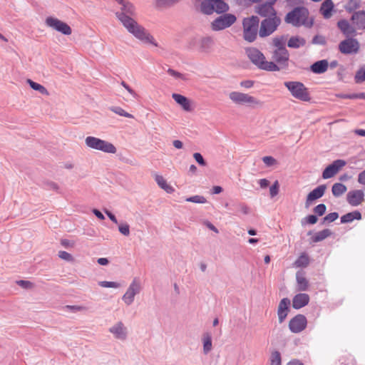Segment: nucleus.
<instances>
[{
    "instance_id": "nucleus-63",
    "label": "nucleus",
    "mask_w": 365,
    "mask_h": 365,
    "mask_svg": "<svg viewBox=\"0 0 365 365\" xmlns=\"http://www.w3.org/2000/svg\"><path fill=\"white\" fill-rule=\"evenodd\" d=\"M105 213L109 217V219L115 224H118V220L115 216L108 210H105Z\"/></svg>"
},
{
    "instance_id": "nucleus-14",
    "label": "nucleus",
    "mask_w": 365,
    "mask_h": 365,
    "mask_svg": "<svg viewBox=\"0 0 365 365\" xmlns=\"http://www.w3.org/2000/svg\"><path fill=\"white\" fill-rule=\"evenodd\" d=\"M277 0H270L264 4H259L256 7L255 11L263 17H274L277 16V12L273 6Z\"/></svg>"
},
{
    "instance_id": "nucleus-12",
    "label": "nucleus",
    "mask_w": 365,
    "mask_h": 365,
    "mask_svg": "<svg viewBox=\"0 0 365 365\" xmlns=\"http://www.w3.org/2000/svg\"><path fill=\"white\" fill-rule=\"evenodd\" d=\"M45 22L48 26L64 35H70L72 33L71 28L66 23L52 16L47 17Z\"/></svg>"
},
{
    "instance_id": "nucleus-64",
    "label": "nucleus",
    "mask_w": 365,
    "mask_h": 365,
    "mask_svg": "<svg viewBox=\"0 0 365 365\" xmlns=\"http://www.w3.org/2000/svg\"><path fill=\"white\" fill-rule=\"evenodd\" d=\"M286 365H304L302 361L299 359H292L289 361Z\"/></svg>"
},
{
    "instance_id": "nucleus-4",
    "label": "nucleus",
    "mask_w": 365,
    "mask_h": 365,
    "mask_svg": "<svg viewBox=\"0 0 365 365\" xmlns=\"http://www.w3.org/2000/svg\"><path fill=\"white\" fill-rule=\"evenodd\" d=\"M259 18L252 16L250 18H245L242 21L243 37L248 42H253L257 35L259 28Z\"/></svg>"
},
{
    "instance_id": "nucleus-45",
    "label": "nucleus",
    "mask_w": 365,
    "mask_h": 365,
    "mask_svg": "<svg viewBox=\"0 0 365 365\" xmlns=\"http://www.w3.org/2000/svg\"><path fill=\"white\" fill-rule=\"evenodd\" d=\"M168 73L170 76H173V77H174V78H175L181 79V80H182V81H187V76H186V75L182 74V73H180V72H178V71H175V70H173V69H172V68H169V69L168 70Z\"/></svg>"
},
{
    "instance_id": "nucleus-28",
    "label": "nucleus",
    "mask_w": 365,
    "mask_h": 365,
    "mask_svg": "<svg viewBox=\"0 0 365 365\" xmlns=\"http://www.w3.org/2000/svg\"><path fill=\"white\" fill-rule=\"evenodd\" d=\"M334 9V4L331 0H325L321 6L320 12L324 18L329 19L331 16V11Z\"/></svg>"
},
{
    "instance_id": "nucleus-13",
    "label": "nucleus",
    "mask_w": 365,
    "mask_h": 365,
    "mask_svg": "<svg viewBox=\"0 0 365 365\" xmlns=\"http://www.w3.org/2000/svg\"><path fill=\"white\" fill-rule=\"evenodd\" d=\"M359 49L358 41L353 38H348L340 42L339 50L343 54L356 53Z\"/></svg>"
},
{
    "instance_id": "nucleus-21",
    "label": "nucleus",
    "mask_w": 365,
    "mask_h": 365,
    "mask_svg": "<svg viewBox=\"0 0 365 365\" xmlns=\"http://www.w3.org/2000/svg\"><path fill=\"white\" fill-rule=\"evenodd\" d=\"M297 289L298 291L304 292L309 288V283L305 277V272L299 270L296 273Z\"/></svg>"
},
{
    "instance_id": "nucleus-47",
    "label": "nucleus",
    "mask_w": 365,
    "mask_h": 365,
    "mask_svg": "<svg viewBox=\"0 0 365 365\" xmlns=\"http://www.w3.org/2000/svg\"><path fill=\"white\" fill-rule=\"evenodd\" d=\"M317 220H318V219L316 215H310L305 217L304 218H303L302 220V224L304 225V224L307 223V224H310V225H314L317 222Z\"/></svg>"
},
{
    "instance_id": "nucleus-52",
    "label": "nucleus",
    "mask_w": 365,
    "mask_h": 365,
    "mask_svg": "<svg viewBox=\"0 0 365 365\" xmlns=\"http://www.w3.org/2000/svg\"><path fill=\"white\" fill-rule=\"evenodd\" d=\"M58 255L61 259L67 262H72L73 260V256L66 251H59Z\"/></svg>"
},
{
    "instance_id": "nucleus-10",
    "label": "nucleus",
    "mask_w": 365,
    "mask_h": 365,
    "mask_svg": "<svg viewBox=\"0 0 365 365\" xmlns=\"http://www.w3.org/2000/svg\"><path fill=\"white\" fill-rule=\"evenodd\" d=\"M281 23V20L277 16L266 18L261 22L259 30L260 37H266L271 35L276 31Z\"/></svg>"
},
{
    "instance_id": "nucleus-2",
    "label": "nucleus",
    "mask_w": 365,
    "mask_h": 365,
    "mask_svg": "<svg viewBox=\"0 0 365 365\" xmlns=\"http://www.w3.org/2000/svg\"><path fill=\"white\" fill-rule=\"evenodd\" d=\"M284 21L295 27L304 26L307 28H311L314 24L313 19H309V10L304 6L294 8L286 14Z\"/></svg>"
},
{
    "instance_id": "nucleus-39",
    "label": "nucleus",
    "mask_w": 365,
    "mask_h": 365,
    "mask_svg": "<svg viewBox=\"0 0 365 365\" xmlns=\"http://www.w3.org/2000/svg\"><path fill=\"white\" fill-rule=\"evenodd\" d=\"M270 365H282L281 354L278 351H274L272 353Z\"/></svg>"
},
{
    "instance_id": "nucleus-49",
    "label": "nucleus",
    "mask_w": 365,
    "mask_h": 365,
    "mask_svg": "<svg viewBox=\"0 0 365 365\" xmlns=\"http://www.w3.org/2000/svg\"><path fill=\"white\" fill-rule=\"evenodd\" d=\"M279 185L277 180L269 188V194L271 197H274L279 193Z\"/></svg>"
},
{
    "instance_id": "nucleus-1",
    "label": "nucleus",
    "mask_w": 365,
    "mask_h": 365,
    "mask_svg": "<svg viewBox=\"0 0 365 365\" xmlns=\"http://www.w3.org/2000/svg\"><path fill=\"white\" fill-rule=\"evenodd\" d=\"M120 5V11L116 12L115 15L128 31L143 43L158 46V43L155 41L153 36L132 17L135 15L134 5L127 1H125Z\"/></svg>"
},
{
    "instance_id": "nucleus-42",
    "label": "nucleus",
    "mask_w": 365,
    "mask_h": 365,
    "mask_svg": "<svg viewBox=\"0 0 365 365\" xmlns=\"http://www.w3.org/2000/svg\"><path fill=\"white\" fill-rule=\"evenodd\" d=\"M187 202H194V203H200L204 204L207 202V200L205 197L202 195H194L190 197L186 198Z\"/></svg>"
},
{
    "instance_id": "nucleus-33",
    "label": "nucleus",
    "mask_w": 365,
    "mask_h": 365,
    "mask_svg": "<svg viewBox=\"0 0 365 365\" xmlns=\"http://www.w3.org/2000/svg\"><path fill=\"white\" fill-rule=\"evenodd\" d=\"M331 235V230L329 229H325V230H323L322 231L317 232L312 237V240L314 242H319L324 240L327 237H329Z\"/></svg>"
},
{
    "instance_id": "nucleus-38",
    "label": "nucleus",
    "mask_w": 365,
    "mask_h": 365,
    "mask_svg": "<svg viewBox=\"0 0 365 365\" xmlns=\"http://www.w3.org/2000/svg\"><path fill=\"white\" fill-rule=\"evenodd\" d=\"M110 110L115 113V114H118L120 116L129 118H133L134 116L132 114L128 113L125 110H124L121 107L119 106H112L110 108Z\"/></svg>"
},
{
    "instance_id": "nucleus-26",
    "label": "nucleus",
    "mask_w": 365,
    "mask_h": 365,
    "mask_svg": "<svg viewBox=\"0 0 365 365\" xmlns=\"http://www.w3.org/2000/svg\"><path fill=\"white\" fill-rule=\"evenodd\" d=\"M172 98L183 110L185 111L191 110L190 101L187 98L178 93H173Z\"/></svg>"
},
{
    "instance_id": "nucleus-53",
    "label": "nucleus",
    "mask_w": 365,
    "mask_h": 365,
    "mask_svg": "<svg viewBox=\"0 0 365 365\" xmlns=\"http://www.w3.org/2000/svg\"><path fill=\"white\" fill-rule=\"evenodd\" d=\"M263 163L268 167L272 166L277 163V160L272 156H264L262 158Z\"/></svg>"
},
{
    "instance_id": "nucleus-55",
    "label": "nucleus",
    "mask_w": 365,
    "mask_h": 365,
    "mask_svg": "<svg viewBox=\"0 0 365 365\" xmlns=\"http://www.w3.org/2000/svg\"><path fill=\"white\" fill-rule=\"evenodd\" d=\"M313 44L324 45L326 43L325 38L322 36L316 35L312 39Z\"/></svg>"
},
{
    "instance_id": "nucleus-43",
    "label": "nucleus",
    "mask_w": 365,
    "mask_h": 365,
    "mask_svg": "<svg viewBox=\"0 0 365 365\" xmlns=\"http://www.w3.org/2000/svg\"><path fill=\"white\" fill-rule=\"evenodd\" d=\"M99 286L106 288H119L120 284L117 282L101 281L98 282Z\"/></svg>"
},
{
    "instance_id": "nucleus-44",
    "label": "nucleus",
    "mask_w": 365,
    "mask_h": 365,
    "mask_svg": "<svg viewBox=\"0 0 365 365\" xmlns=\"http://www.w3.org/2000/svg\"><path fill=\"white\" fill-rule=\"evenodd\" d=\"M180 0H156V6L158 7H168L173 6Z\"/></svg>"
},
{
    "instance_id": "nucleus-8",
    "label": "nucleus",
    "mask_w": 365,
    "mask_h": 365,
    "mask_svg": "<svg viewBox=\"0 0 365 365\" xmlns=\"http://www.w3.org/2000/svg\"><path fill=\"white\" fill-rule=\"evenodd\" d=\"M284 86L292 96L302 101H309L311 98L308 89L299 81H285Z\"/></svg>"
},
{
    "instance_id": "nucleus-31",
    "label": "nucleus",
    "mask_w": 365,
    "mask_h": 365,
    "mask_svg": "<svg viewBox=\"0 0 365 365\" xmlns=\"http://www.w3.org/2000/svg\"><path fill=\"white\" fill-rule=\"evenodd\" d=\"M155 180L159 187L165 190L167 192L171 193L174 191L173 187L167 183L166 180L162 175H155Z\"/></svg>"
},
{
    "instance_id": "nucleus-50",
    "label": "nucleus",
    "mask_w": 365,
    "mask_h": 365,
    "mask_svg": "<svg viewBox=\"0 0 365 365\" xmlns=\"http://www.w3.org/2000/svg\"><path fill=\"white\" fill-rule=\"evenodd\" d=\"M118 230L125 236H128L130 235V227L127 223L120 224L118 226Z\"/></svg>"
},
{
    "instance_id": "nucleus-5",
    "label": "nucleus",
    "mask_w": 365,
    "mask_h": 365,
    "mask_svg": "<svg viewBox=\"0 0 365 365\" xmlns=\"http://www.w3.org/2000/svg\"><path fill=\"white\" fill-rule=\"evenodd\" d=\"M229 98L233 103L238 106L255 107L262 105V102L255 97L240 91L230 92Z\"/></svg>"
},
{
    "instance_id": "nucleus-24",
    "label": "nucleus",
    "mask_w": 365,
    "mask_h": 365,
    "mask_svg": "<svg viewBox=\"0 0 365 365\" xmlns=\"http://www.w3.org/2000/svg\"><path fill=\"white\" fill-rule=\"evenodd\" d=\"M337 26L341 31L347 37L356 35V29L350 25L347 20L342 19L338 21Z\"/></svg>"
},
{
    "instance_id": "nucleus-60",
    "label": "nucleus",
    "mask_w": 365,
    "mask_h": 365,
    "mask_svg": "<svg viewBox=\"0 0 365 365\" xmlns=\"http://www.w3.org/2000/svg\"><path fill=\"white\" fill-rule=\"evenodd\" d=\"M336 97L344 99H356L355 93H339L336 94Z\"/></svg>"
},
{
    "instance_id": "nucleus-58",
    "label": "nucleus",
    "mask_w": 365,
    "mask_h": 365,
    "mask_svg": "<svg viewBox=\"0 0 365 365\" xmlns=\"http://www.w3.org/2000/svg\"><path fill=\"white\" fill-rule=\"evenodd\" d=\"M240 86L245 88H251L254 86V81L251 80L242 81L240 83Z\"/></svg>"
},
{
    "instance_id": "nucleus-18",
    "label": "nucleus",
    "mask_w": 365,
    "mask_h": 365,
    "mask_svg": "<svg viewBox=\"0 0 365 365\" xmlns=\"http://www.w3.org/2000/svg\"><path fill=\"white\" fill-rule=\"evenodd\" d=\"M326 188L325 185H321L311 191L307 197L305 207L307 208L309 207L315 200L321 198L324 195Z\"/></svg>"
},
{
    "instance_id": "nucleus-23",
    "label": "nucleus",
    "mask_w": 365,
    "mask_h": 365,
    "mask_svg": "<svg viewBox=\"0 0 365 365\" xmlns=\"http://www.w3.org/2000/svg\"><path fill=\"white\" fill-rule=\"evenodd\" d=\"M309 302V296L305 293H299L296 294L292 299V307L294 309H299L307 304Z\"/></svg>"
},
{
    "instance_id": "nucleus-40",
    "label": "nucleus",
    "mask_w": 365,
    "mask_h": 365,
    "mask_svg": "<svg viewBox=\"0 0 365 365\" xmlns=\"http://www.w3.org/2000/svg\"><path fill=\"white\" fill-rule=\"evenodd\" d=\"M359 6L358 0H349L345 6V9L349 12H351L358 9Z\"/></svg>"
},
{
    "instance_id": "nucleus-61",
    "label": "nucleus",
    "mask_w": 365,
    "mask_h": 365,
    "mask_svg": "<svg viewBox=\"0 0 365 365\" xmlns=\"http://www.w3.org/2000/svg\"><path fill=\"white\" fill-rule=\"evenodd\" d=\"M239 210L244 215H247L250 212L249 207L245 203H240L238 205Z\"/></svg>"
},
{
    "instance_id": "nucleus-15",
    "label": "nucleus",
    "mask_w": 365,
    "mask_h": 365,
    "mask_svg": "<svg viewBox=\"0 0 365 365\" xmlns=\"http://www.w3.org/2000/svg\"><path fill=\"white\" fill-rule=\"evenodd\" d=\"M108 331L113 337L120 341H125L128 337V329L122 322H118L112 325Z\"/></svg>"
},
{
    "instance_id": "nucleus-11",
    "label": "nucleus",
    "mask_w": 365,
    "mask_h": 365,
    "mask_svg": "<svg viewBox=\"0 0 365 365\" xmlns=\"http://www.w3.org/2000/svg\"><path fill=\"white\" fill-rule=\"evenodd\" d=\"M141 289L140 280L135 277L128 287L125 293L123 295L122 300L126 305H130L134 302L135 295L140 292Z\"/></svg>"
},
{
    "instance_id": "nucleus-29",
    "label": "nucleus",
    "mask_w": 365,
    "mask_h": 365,
    "mask_svg": "<svg viewBox=\"0 0 365 365\" xmlns=\"http://www.w3.org/2000/svg\"><path fill=\"white\" fill-rule=\"evenodd\" d=\"M203 354H207L212 349V336L209 332H205L202 335Z\"/></svg>"
},
{
    "instance_id": "nucleus-6",
    "label": "nucleus",
    "mask_w": 365,
    "mask_h": 365,
    "mask_svg": "<svg viewBox=\"0 0 365 365\" xmlns=\"http://www.w3.org/2000/svg\"><path fill=\"white\" fill-rule=\"evenodd\" d=\"M85 143L87 147L91 149L100 150L106 153L115 154L117 151L116 148L113 143L93 136L86 137Z\"/></svg>"
},
{
    "instance_id": "nucleus-32",
    "label": "nucleus",
    "mask_w": 365,
    "mask_h": 365,
    "mask_svg": "<svg viewBox=\"0 0 365 365\" xmlns=\"http://www.w3.org/2000/svg\"><path fill=\"white\" fill-rule=\"evenodd\" d=\"M306 44V41L303 38H300L298 36H292L291 37L287 43V46L289 48H298L301 46H304Z\"/></svg>"
},
{
    "instance_id": "nucleus-27",
    "label": "nucleus",
    "mask_w": 365,
    "mask_h": 365,
    "mask_svg": "<svg viewBox=\"0 0 365 365\" xmlns=\"http://www.w3.org/2000/svg\"><path fill=\"white\" fill-rule=\"evenodd\" d=\"M329 66L327 60H321L314 63L311 66V71L317 74H321L327 71Z\"/></svg>"
},
{
    "instance_id": "nucleus-16",
    "label": "nucleus",
    "mask_w": 365,
    "mask_h": 365,
    "mask_svg": "<svg viewBox=\"0 0 365 365\" xmlns=\"http://www.w3.org/2000/svg\"><path fill=\"white\" fill-rule=\"evenodd\" d=\"M346 161L344 160H336L329 165L322 173L324 179H329L334 176L344 165Z\"/></svg>"
},
{
    "instance_id": "nucleus-34",
    "label": "nucleus",
    "mask_w": 365,
    "mask_h": 365,
    "mask_svg": "<svg viewBox=\"0 0 365 365\" xmlns=\"http://www.w3.org/2000/svg\"><path fill=\"white\" fill-rule=\"evenodd\" d=\"M212 45L213 40L209 36L202 38L200 42V49L203 52H209Z\"/></svg>"
},
{
    "instance_id": "nucleus-59",
    "label": "nucleus",
    "mask_w": 365,
    "mask_h": 365,
    "mask_svg": "<svg viewBox=\"0 0 365 365\" xmlns=\"http://www.w3.org/2000/svg\"><path fill=\"white\" fill-rule=\"evenodd\" d=\"M121 85L128 91V93L133 97L137 98V93L124 81L121 82Z\"/></svg>"
},
{
    "instance_id": "nucleus-54",
    "label": "nucleus",
    "mask_w": 365,
    "mask_h": 365,
    "mask_svg": "<svg viewBox=\"0 0 365 365\" xmlns=\"http://www.w3.org/2000/svg\"><path fill=\"white\" fill-rule=\"evenodd\" d=\"M193 158H195V160H196V162L200 165H202V166H205L206 165V162L205 160H204L202 155L200 153H195L193 154Z\"/></svg>"
},
{
    "instance_id": "nucleus-62",
    "label": "nucleus",
    "mask_w": 365,
    "mask_h": 365,
    "mask_svg": "<svg viewBox=\"0 0 365 365\" xmlns=\"http://www.w3.org/2000/svg\"><path fill=\"white\" fill-rule=\"evenodd\" d=\"M358 182L359 183L365 185V170L359 174Z\"/></svg>"
},
{
    "instance_id": "nucleus-37",
    "label": "nucleus",
    "mask_w": 365,
    "mask_h": 365,
    "mask_svg": "<svg viewBox=\"0 0 365 365\" xmlns=\"http://www.w3.org/2000/svg\"><path fill=\"white\" fill-rule=\"evenodd\" d=\"M27 82L32 89L38 91L40 93H41L43 95L48 96V94H49L48 91L42 85H41L38 83H36L31 79H28Z\"/></svg>"
},
{
    "instance_id": "nucleus-56",
    "label": "nucleus",
    "mask_w": 365,
    "mask_h": 365,
    "mask_svg": "<svg viewBox=\"0 0 365 365\" xmlns=\"http://www.w3.org/2000/svg\"><path fill=\"white\" fill-rule=\"evenodd\" d=\"M17 284L24 289H31L33 287V284L30 281L26 280H19L16 282Z\"/></svg>"
},
{
    "instance_id": "nucleus-30",
    "label": "nucleus",
    "mask_w": 365,
    "mask_h": 365,
    "mask_svg": "<svg viewBox=\"0 0 365 365\" xmlns=\"http://www.w3.org/2000/svg\"><path fill=\"white\" fill-rule=\"evenodd\" d=\"M361 214L360 212L356 210L354 212H351L346 213L341 217V223H349L351 222L354 220H361Z\"/></svg>"
},
{
    "instance_id": "nucleus-25",
    "label": "nucleus",
    "mask_w": 365,
    "mask_h": 365,
    "mask_svg": "<svg viewBox=\"0 0 365 365\" xmlns=\"http://www.w3.org/2000/svg\"><path fill=\"white\" fill-rule=\"evenodd\" d=\"M353 24L358 29H365V11L354 12L351 16Z\"/></svg>"
},
{
    "instance_id": "nucleus-51",
    "label": "nucleus",
    "mask_w": 365,
    "mask_h": 365,
    "mask_svg": "<svg viewBox=\"0 0 365 365\" xmlns=\"http://www.w3.org/2000/svg\"><path fill=\"white\" fill-rule=\"evenodd\" d=\"M339 217V214L336 212H331L328 215H327L324 219H323V222H332L334 221H335L337 218Z\"/></svg>"
},
{
    "instance_id": "nucleus-57",
    "label": "nucleus",
    "mask_w": 365,
    "mask_h": 365,
    "mask_svg": "<svg viewBox=\"0 0 365 365\" xmlns=\"http://www.w3.org/2000/svg\"><path fill=\"white\" fill-rule=\"evenodd\" d=\"M44 186L47 190H58V185L52 181H46L44 182Z\"/></svg>"
},
{
    "instance_id": "nucleus-48",
    "label": "nucleus",
    "mask_w": 365,
    "mask_h": 365,
    "mask_svg": "<svg viewBox=\"0 0 365 365\" xmlns=\"http://www.w3.org/2000/svg\"><path fill=\"white\" fill-rule=\"evenodd\" d=\"M327 210V207L324 204H319L317 205L313 211L318 216H322Z\"/></svg>"
},
{
    "instance_id": "nucleus-3",
    "label": "nucleus",
    "mask_w": 365,
    "mask_h": 365,
    "mask_svg": "<svg viewBox=\"0 0 365 365\" xmlns=\"http://www.w3.org/2000/svg\"><path fill=\"white\" fill-rule=\"evenodd\" d=\"M246 53L249 59L259 68L269 71L279 70V66L274 62L267 61L264 54L258 49L250 48L247 49Z\"/></svg>"
},
{
    "instance_id": "nucleus-20",
    "label": "nucleus",
    "mask_w": 365,
    "mask_h": 365,
    "mask_svg": "<svg viewBox=\"0 0 365 365\" xmlns=\"http://www.w3.org/2000/svg\"><path fill=\"white\" fill-rule=\"evenodd\" d=\"M289 304L290 300L288 298H283L280 301L277 309V315L279 323H282L286 319L288 314Z\"/></svg>"
},
{
    "instance_id": "nucleus-41",
    "label": "nucleus",
    "mask_w": 365,
    "mask_h": 365,
    "mask_svg": "<svg viewBox=\"0 0 365 365\" xmlns=\"http://www.w3.org/2000/svg\"><path fill=\"white\" fill-rule=\"evenodd\" d=\"M272 43L275 49L278 48H286L285 47V40L283 36L276 37L273 38Z\"/></svg>"
},
{
    "instance_id": "nucleus-46",
    "label": "nucleus",
    "mask_w": 365,
    "mask_h": 365,
    "mask_svg": "<svg viewBox=\"0 0 365 365\" xmlns=\"http://www.w3.org/2000/svg\"><path fill=\"white\" fill-rule=\"evenodd\" d=\"M355 82L357 83L365 81V68L359 69L354 77Z\"/></svg>"
},
{
    "instance_id": "nucleus-17",
    "label": "nucleus",
    "mask_w": 365,
    "mask_h": 365,
    "mask_svg": "<svg viewBox=\"0 0 365 365\" xmlns=\"http://www.w3.org/2000/svg\"><path fill=\"white\" fill-rule=\"evenodd\" d=\"M307 322V319L304 315L297 314L289 321V328L292 332L299 333L306 328Z\"/></svg>"
},
{
    "instance_id": "nucleus-22",
    "label": "nucleus",
    "mask_w": 365,
    "mask_h": 365,
    "mask_svg": "<svg viewBox=\"0 0 365 365\" xmlns=\"http://www.w3.org/2000/svg\"><path fill=\"white\" fill-rule=\"evenodd\" d=\"M289 53L287 48L274 49L272 53V58L279 64H286L289 60Z\"/></svg>"
},
{
    "instance_id": "nucleus-19",
    "label": "nucleus",
    "mask_w": 365,
    "mask_h": 365,
    "mask_svg": "<svg viewBox=\"0 0 365 365\" xmlns=\"http://www.w3.org/2000/svg\"><path fill=\"white\" fill-rule=\"evenodd\" d=\"M346 200L351 206H358L364 200V193L361 190L349 191L346 195Z\"/></svg>"
},
{
    "instance_id": "nucleus-36",
    "label": "nucleus",
    "mask_w": 365,
    "mask_h": 365,
    "mask_svg": "<svg viewBox=\"0 0 365 365\" xmlns=\"http://www.w3.org/2000/svg\"><path fill=\"white\" fill-rule=\"evenodd\" d=\"M331 191L334 196L339 197L346 191V187L342 183L336 182L333 185Z\"/></svg>"
},
{
    "instance_id": "nucleus-9",
    "label": "nucleus",
    "mask_w": 365,
    "mask_h": 365,
    "mask_svg": "<svg viewBox=\"0 0 365 365\" xmlns=\"http://www.w3.org/2000/svg\"><path fill=\"white\" fill-rule=\"evenodd\" d=\"M237 21V17L232 14H224L214 19L210 24L211 29L219 31L230 27Z\"/></svg>"
},
{
    "instance_id": "nucleus-7",
    "label": "nucleus",
    "mask_w": 365,
    "mask_h": 365,
    "mask_svg": "<svg viewBox=\"0 0 365 365\" xmlns=\"http://www.w3.org/2000/svg\"><path fill=\"white\" fill-rule=\"evenodd\" d=\"M229 10V6L223 0H204L200 5V11L206 15L213 12L223 14Z\"/></svg>"
},
{
    "instance_id": "nucleus-35",
    "label": "nucleus",
    "mask_w": 365,
    "mask_h": 365,
    "mask_svg": "<svg viewBox=\"0 0 365 365\" xmlns=\"http://www.w3.org/2000/svg\"><path fill=\"white\" fill-rule=\"evenodd\" d=\"M309 264V258L306 253H302L294 262L296 267H307Z\"/></svg>"
}]
</instances>
